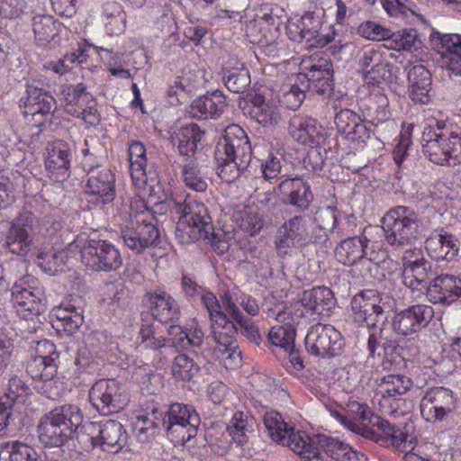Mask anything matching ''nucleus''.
Segmentation results:
<instances>
[{
  "label": "nucleus",
  "instance_id": "nucleus-6",
  "mask_svg": "<svg viewBox=\"0 0 461 461\" xmlns=\"http://www.w3.org/2000/svg\"><path fill=\"white\" fill-rule=\"evenodd\" d=\"M28 381L23 375H12L8 380L7 392L0 396V436H14L22 426L19 404L32 394Z\"/></svg>",
  "mask_w": 461,
  "mask_h": 461
},
{
  "label": "nucleus",
  "instance_id": "nucleus-7",
  "mask_svg": "<svg viewBox=\"0 0 461 461\" xmlns=\"http://www.w3.org/2000/svg\"><path fill=\"white\" fill-rule=\"evenodd\" d=\"M159 415L161 426L174 444L183 446L197 435L201 418L194 406L176 402Z\"/></svg>",
  "mask_w": 461,
  "mask_h": 461
},
{
  "label": "nucleus",
  "instance_id": "nucleus-32",
  "mask_svg": "<svg viewBox=\"0 0 461 461\" xmlns=\"http://www.w3.org/2000/svg\"><path fill=\"white\" fill-rule=\"evenodd\" d=\"M227 107L226 98L222 92L217 90L195 98L191 105L189 113L200 120L218 119Z\"/></svg>",
  "mask_w": 461,
  "mask_h": 461
},
{
  "label": "nucleus",
  "instance_id": "nucleus-26",
  "mask_svg": "<svg viewBox=\"0 0 461 461\" xmlns=\"http://www.w3.org/2000/svg\"><path fill=\"white\" fill-rule=\"evenodd\" d=\"M277 189L282 202L299 212L308 210L313 201L311 185L303 177L285 178L280 182Z\"/></svg>",
  "mask_w": 461,
  "mask_h": 461
},
{
  "label": "nucleus",
  "instance_id": "nucleus-50",
  "mask_svg": "<svg viewBox=\"0 0 461 461\" xmlns=\"http://www.w3.org/2000/svg\"><path fill=\"white\" fill-rule=\"evenodd\" d=\"M417 31L414 29H404L396 32H392L387 48L396 50L413 51L420 48Z\"/></svg>",
  "mask_w": 461,
  "mask_h": 461
},
{
  "label": "nucleus",
  "instance_id": "nucleus-8",
  "mask_svg": "<svg viewBox=\"0 0 461 461\" xmlns=\"http://www.w3.org/2000/svg\"><path fill=\"white\" fill-rule=\"evenodd\" d=\"M420 221L410 207L396 206L383 218V230L386 242L394 248L410 245L417 237Z\"/></svg>",
  "mask_w": 461,
  "mask_h": 461
},
{
  "label": "nucleus",
  "instance_id": "nucleus-5",
  "mask_svg": "<svg viewBox=\"0 0 461 461\" xmlns=\"http://www.w3.org/2000/svg\"><path fill=\"white\" fill-rule=\"evenodd\" d=\"M264 424L271 439L282 446L290 447L303 461H321L319 452L311 445L305 431H294V427L285 421L277 411H268L264 415Z\"/></svg>",
  "mask_w": 461,
  "mask_h": 461
},
{
  "label": "nucleus",
  "instance_id": "nucleus-15",
  "mask_svg": "<svg viewBox=\"0 0 461 461\" xmlns=\"http://www.w3.org/2000/svg\"><path fill=\"white\" fill-rule=\"evenodd\" d=\"M322 18L323 12H307L295 22H289L286 25V33L289 39L296 42L305 41L312 46L320 47L331 42L333 36L321 32Z\"/></svg>",
  "mask_w": 461,
  "mask_h": 461
},
{
  "label": "nucleus",
  "instance_id": "nucleus-37",
  "mask_svg": "<svg viewBox=\"0 0 461 461\" xmlns=\"http://www.w3.org/2000/svg\"><path fill=\"white\" fill-rule=\"evenodd\" d=\"M368 242L366 237L354 236L344 239L335 248V258L345 266H353L366 257Z\"/></svg>",
  "mask_w": 461,
  "mask_h": 461
},
{
  "label": "nucleus",
  "instance_id": "nucleus-53",
  "mask_svg": "<svg viewBox=\"0 0 461 461\" xmlns=\"http://www.w3.org/2000/svg\"><path fill=\"white\" fill-rule=\"evenodd\" d=\"M223 81L230 92L237 94L244 93L251 83L249 71L245 68L227 70Z\"/></svg>",
  "mask_w": 461,
  "mask_h": 461
},
{
  "label": "nucleus",
  "instance_id": "nucleus-59",
  "mask_svg": "<svg viewBox=\"0 0 461 461\" xmlns=\"http://www.w3.org/2000/svg\"><path fill=\"white\" fill-rule=\"evenodd\" d=\"M111 379H101L95 382L89 390V401L94 408L101 414L104 415Z\"/></svg>",
  "mask_w": 461,
  "mask_h": 461
},
{
  "label": "nucleus",
  "instance_id": "nucleus-9",
  "mask_svg": "<svg viewBox=\"0 0 461 461\" xmlns=\"http://www.w3.org/2000/svg\"><path fill=\"white\" fill-rule=\"evenodd\" d=\"M121 237L125 246L137 254L157 247L160 242L159 230L153 218L143 212L131 217L130 221L121 228Z\"/></svg>",
  "mask_w": 461,
  "mask_h": 461
},
{
  "label": "nucleus",
  "instance_id": "nucleus-36",
  "mask_svg": "<svg viewBox=\"0 0 461 461\" xmlns=\"http://www.w3.org/2000/svg\"><path fill=\"white\" fill-rule=\"evenodd\" d=\"M409 95L419 104H428L431 90V74L422 65L413 66L408 72Z\"/></svg>",
  "mask_w": 461,
  "mask_h": 461
},
{
  "label": "nucleus",
  "instance_id": "nucleus-19",
  "mask_svg": "<svg viewBox=\"0 0 461 461\" xmlns=\"http://www.w3.org/2000/svg\"><path fill=\"white\" fill-rule=\"evenodd\" d=\"M56 99L43 87V83L37 78L26 81L25 92L19 100V105L24 109V114L46 116L56 109Z\"/></svg>",
  "mask_w": 461,
  "mask_h": 461
},
{
  "label": "nucleus",
  "instance_id": "nucleus-56",
  "mask_svg": "<svg viewBox=\"0 0 461 461\" xmlns=\"http://www.w3.org/2000/svg\"><path fill=\"white\" fill-rule=\"evenodd\" d=\"M294 339L295 330L291 325L273 327L268 332V340L270 343L285 350L294 348Z\"/></svg>",
  "mask_w": 461,
  "mask_h": 461
},
{
  "label": "nucleus",
  "instance_id": "nucleus-40",
  "mask_svg": "<svg viewBox=\"0 0 461 461\" xmlns=\"http://www.w3.org/2000/svg\"><path fill=\"white\" fill-rule=\"evenodd\" d=\"M40 454L31 445L21 440L0 443V461H38Z\"/></svg>",
  "mask_w": 461,
  "mask_h": 461
},
{
  "label": "nucleus",
  "instance_id": "nucleus-2",
  "mask_svg": "<svg viewBox=\"0 0 461 461\" xmlns=\"http://www.w3.org/2000/svg\"><path fill=\"white\" fill-rule=\"evenodd\" d=\"M85 424L83 411L77 405L57 406L41 417L38 438L45 447H60L79 429L84 433Z\"/></svg>",
  "mask_w": 461,
  "mask_h": 461
},
{
  "label": "nucleus",
  "instance_id": "nucleus-33",
  "mask_svg": "<svg viewBox=\"0 0 461 461\" xmlns=\"http://www.w3.org/2000/svg\"><path fill=\"white\" fill-rule=\"evenodd\" d=\"M221 302H222L223 308L228 312L230 321L236 324L237 333L240 331L250 342L259 345L262 342V338L258 326L250 318L241 312L238 305L232 301L231 296L229 294H224L221 297Z\"/></svg>",
  "mask_w": 461,
  "mask_h": 461
},
{
  "label": "nucleus",
  "instance_id": "nucleus-12",
  "mask_svg": "<svg viewBox=\"0 0 461 461\" xmlns=\"http://www.w3.org/2000/svg\"><path fill=\"white\" fill-rule=\"evenodd\" d=\"M60 95L68 114L81 118L86 123L92 126L99 123L100 114L96 108L95 99L86 91L84 83L61 86Z\"/></svg>",
  "mask_w": 461,
  "mask_h": 461
},
{
  "label": "nucleus",
  "instance_id": "nucleus-21",
  "mask_svg": "<svg viewBox=\"0 0 461 461\" xmlns=\"http://www.w3.org/2000/svg\"><path fill=\"white\" fill-rule=\"evenodd\" d=\"M353 319L359 326L373 328L384 315L380 294L375 290H364L351 300Z\"/></svg>",
  "mask_w": 461,
  "mask_h": 461
},
{
  "label": "nucleus",
  "instance_id": "nucleus-18",
  "mask_svg": "<svg viewBox=\"0 0 461 461\" xmlns=\"http://www.w3.org/2000/svg\"><path fill=\"white\" fill-rule=\"evenodd\" d=\"M456 408L454 393L444 386L429 388L420 403L421 416L429 422L444 420Z\"/></svg>",
  "mask_w": 461,
  "mask_h": 461
},
{
  "label": "nucleus",
  "instance_id": "nucleus-58",
  "mask_svg": "<svg viewBox=\"0 0 461 461\" xmlns=\"http://www.w3.org/2000/svg\"><path fill=\"white\" fill-rule=\"evenodd\" d=\"M31 14L27 0H0V15L6 19H23Z\"/></svg>",
  "mask_w": 461,
  "mask_h": 461
},
{
  "label": "nucleus",
  "instance_id": "nucleus-54",
  "mask_svg": "<svg viewBox=\"0 0 461 461\" xmlns=\"http://www.w3.org/2000/svg\"><path fill=\"white\" fill-rule=\"evenodd\" d=\"M57 362L44 360V358H33L27 366V373L33 379L50 382L58 372Z\"/></svg>",
  "mask_w": 461,
  "mask_h": 461
},
{
  "label": "nucleus",
  "instance_id": "nucleus-4",
  "mask_svg": "<svg viewBox=\"0 0 461 461\" xmlns=\"http://www.w3.org/2000/svg\"><path fill=\"white\" fill-rule=\"evenodd\" d=\"M313 221L315 227L309 230V243L325 249L332 247V237L347 236L357 226L354 214H346L332 206L319 208L314 213Z\"/></svg>",
  "mask_w": 461,
  "mask_h": 461
},
{
  "label": "nucleus",
  "instance_id": "nucleus-25",
  "mask_svg": "<svg viewBox=\"0 0 461 461\" xmlns=\"http://www.w3.org/2000/svg\"><path fill=\"white\" fill-rule=\"evenodd\" d=\"M149 304V313L152 321H158L162 324L175 323L179 321L181 311L176 300L167 292L157 289L146 294Z\"/></svg>",
  "mask_w": 461,
  "mask_h": 461
},
{
  "label": "nucleus",
  "instance_id": "nucleus-30",
  "mask_svg": "<svg viewBox=\"0 0 461 461\" xmlns=\"http://www.w3.org/2000/svg\"><path fill=\"white\" fill-rule=\"evenodd\" d=\"M300 302L307 313L322 316H329L336 305L333 292L326 286H316L303 291Z\"/></svg>",
  "mask_w": 461,
  "mask_h": 461
},
{
  "label": "nucleus",
  "instance_id": "nucleus-27",
  "mask_svg": "<svg viewBox=\"0 0 461 461\" xmlns=\"http://www.w3.org/2000/svg\"><path fill=\"white\" fill-rule=\"evenodd\" d=\"M73 149L71 146L63 141H54L48 149L45 159V168L49 176L56 182H63L70 176Z\"/></svg>",
  "mask_w": 461,
  "mask_h": 461
},
{
  "label": "nucleus",
  "instance_id": "nucleus-38",
  "mask_svg": "<svg viewBox=\"0 0 461 461\" xmlns=\"http://www.w3.org/2000/svg\"><path fill=\"white\" fill-rule=\"evenodd\" d=\"M255 419L247 411H237L226 427V432L238 445H244L249 440V434L254 431Z\"/></svg>",
  "mask_w": 461,
  "mask_h": 461
},
{
  "label": "nucleus",
  "instance_id": "nucleus-3",
  "mask_svg": "<svg viewBox=\"0 0 461 461\" xmlns=\"http://www.w3.org/2000/svg\"><path fill=\"white\" fill-rule=\"evenodd\" d=\"M174 208L180 218L175 230L176 240L181 245L210 240L213 236V225L206 206L188 195L172 198Z\"/></svg>",
  "mask_w": 461,
  "mask_h": 461
},
{
  "label": "nucleus",
  "instance_id": "nucleus-13",
  "mask_svg": "<svg viewBox=\"0 0 461 461\" xmlns=\"http://www.w3.org/2000/svg\"><path fill=\"white\" fill-rule=\"evenodd\" d=\"M83 429L93 444L105 452L118 453L128 442L126 429L121 422L114 420L101 422L87 421L83 426Z\"/></svg>",
  "mask_w": 461,
  "mask_h": 461
},
{
  "label": "nucleus",
  "instance_id": "nucleus-29",
  "mask_svg": "<svg viewBox=\"0 0 461 461\" xmlns=\"http://www.w3.org/2000/svg\"><path fill=\"white\" fill-rule=\"evenodd\" d=\"M459 284V276L450 274L436 275L430 281L426 296L432 303L449 305L460 298Z\"/></svg>",
  "mask_w": 461,
  "mask_h": 461
},
{
  "label": "nucleus",
  "instance_id": "nucleus-55",
  "mask_svg": "<svg viewBox=\"0 0 461 461\" xmlns=\"http://www.w3.org/2000/svg\"><path fill=\"white\" fill-rule=\"evenodd\" d=\"M128 403L124 388L115 380L111 379L110 389L105 402L104 416L118 412Z\"/></svg>",
  "mask_w": 461,
  "mask_h": 461
},
{
  "label": "nucleus",
  "instance_id": "nucleus-44",
  "mask_svg": "<svg viewBox=\"0 0 461 461\" xmlns=\"http://www.w3.org/2000/svg\"><path fill=\"white\" fill-rule=\"evenodd\" d=\"M106 19L105 28L110 35L121 34L126 26V14L122 6L115 1H108L103 6Z\"/></svg>",
  "mask_w": 461,
  "mask_h": 461
},
{
  "label": "nucleus",
  "instance_id": "nucleus-1",
  "mask_svg": "<svg viewBox=\"0 0 461 461\" xmlns=\"http://www.w3.org/2000/svg\"><path fill=\"white\" fill-rule=\"evenodd\" d=\"M214 158L220 178L232 183L245 175L252 159V148L245 131L238 124L229 125L218 141Z\"/></svg>",
  "mask_w": 461,
  "mask_h": 461
},
{
  "label": "nucleus",
  "instance_id": "nucleus-16",
  "mask_svg": "<svg viewBox=\"0 0 461 461\" xmlns=\"http://www.w3.org/2000/svg\"><path fill=\"white\" fill-rule=\"evenodd\" d=\"M452 135L453 131L437 132L432 126L424 128L421 136L422 150L432 163L448 166L460 164L454 158L456 149Z\"/></svg>",
  "mask_w": 461,
  "mask_h": 461
},
{
  "label": "nucleus",
  "instance_id": "nucleus-23",
  "mask_svg": "<svg viewBox=\"0 0 461 461\" xmlns=\"http://www.w3.org/2000/svg\"><path fill=\"white\" fill-rule=\"evenodd\" d=\"M115 181V176L109 168L93 173L86 185L87 202L102 206L111 203L116 195Z\"/></svg>",
  "mask_w": 461,
  "mask_h": 461
},
{
  "label": "nucleus",
  "instance_id": "nucleus-35",
  "mask_svg": "<svg viewBox=\"0 0 461 461\" xmlns=\"http://www.w3.org/2000/svg\"><path fill=\"white\" fill-rule=\"evenodd\" d=\"M203 135V131L198 125L190 123L175 131L171 139L179 155L187 162L193 160L197 149V143L202 140Z\"/></svg>",
  "mask_w": 461,
  "mask_h": 461
},
{
  "label": "nucleus",
  "instance_id": "nucleus-20",
  "mask_svg": "<svg viewBox=\"0 0 461 461\" xmlns=\"http://www.w3.org/2000/svg\"><path fill=\"white\" fill-rule=\"evenodd\" d=\"M434 316V310L426 304H415L394 313L393 330L402 336L419 332L426 328Z\"/></svg>",
  "mask_w": 461,
  "mask_h": 461
},
{
  "label": "nucleus",
  "instance_id": "nucleus-52",
  "mask_svg": "<svg viewBox=\"0 0 461 461\" xmlns=\"http://www.w3.org/2000/svg\"><path fill=\"white\" fill-rule=\"evenodd\" d=\"M199 371V365L185 354L177 355L171 366L173 376L182 381H191L198 375Z\"/></svg>",
  "mask_w": 461,
  "mask_h": 461
},
{
  "label": "nucleus",
  "instance_id": "nucleus-61",
  "mask_svg": "<svg viewBox=\"0 0 461 461\" xmlns=\"http://www.w3.org/2000/svg\"><path fill=\"white\" fill-rule=\"evenodd\" d=\"M64 253L53 250H40L37 254V265L45 272L55 275L64 263Z\"/></svg>",
  "mask_w": 461,
  "mask_h": 461
},
{
  "label": "nucleus",
  "instance_id": "nucleus-41",
  "mask_svg": "<svg viewBox=\"0 0 461 461\" xmlns=\"http://www.w3.org/2000/svg\"><path fill=\"white\" fill-rule=\"evenodd\" d=\"M429 255L436 260L451 261L458 253L456 240L448 233L439 234L426 243Z\"/></svg>",
  "mask_w": 461,
  "mask_h": 461
},
{
  "label": "nucleus",
  "instance_id": "nucleus-10",
  "mask_svg": "<svg viewBox=\"0 0 461 461\" xmlns=\"http://www.w3.org/2000/svg\"><path fill=\"white\" fill-rule=\"evenodd\" d=\"M81 261L89 269L96 272H113L122 265L119 249L105 240L91 239L81 248Z\"/></svg>",
  "mask_w": 461,
  "mask_h": 461
},
{
  "label": "nucleus",
  "instance_id": "nucleus-64",
  "mask_svg": "<svg viewBox=\"0 0 461 461\" xmlns=\"http://www.w3.org/2000/svg\"><path fill=\"white\" fill-rule=\"evenodd\" d=\"M378 396V405L384 415L392 417L403 415L405 411L402 407L405 405V401L401 396L387 394Z\"/></svg>",
  "mask_w": 461,
  "mask_h": 461
},
{
  "label": "nucleus",
  "instance_id": "nucleus-42",
  "mask_svg": "<svg viewBox=\"0 0 461 461\" xmlns=\"http://www.w3.org/2000/svg\"><path fill=\"white\" fill-rule=\"evenodd\" d=\"M132 181L136 185L147 183L145 167L147 164L146 149L140 141H133L128 149Z\"/></svg>",
  "mask_w": 461,
  "mask_h": 461
},
{
  "label": "nucleus",
  "instance_id": "nucleus-17",
  "mask_svg": "<svg viewBox=\"0 0 461 461\" xmlns=\"http://www.w3.org/2000/svg\"><path fill=\"white\" fill-rule=\"evenodd\" d=\"M37 217L29 211H23L15 218L9 228L5 246L13 254L26 256L33 244V230Z\"/></svg>",
  "mask_w": 461,
  "mask_h": 461
},
{
  "label": "nucleus",
  "instance_id": "nucleus-60",
  "mask_svg": "<svg viewBox=\"0 0 461 461\" xmlns=\"http://www.w3.org/2000/svg\"><path fill=\"white\" fill-rule=\"evenodd\" d=\"M309 146L310 149L303 159L304 167L306 169L314 172L321 171L324 166L328 153V149L325 147V140Z\"/></svg>",
  "mask_w": 461,
  "mask_h": 461
},
{
  "label": "nucleus",
  "instance_id": "nucleus-22",
  "mask_svg": "<svg viewBox=\"0 0 461 461\" xmlns=\"http://www.w3.org/2000/svg\"><path fill=\"white\" fill-rule=\"evenodd\" d=\"M308 223L305 215H296L282 225L275 241L279 254L286 255L291 247L303 248L309 244Z\"/></svg>",
  "mask_w": 461,
  "mask_h": 461
},
{
  "label": "nucleus",
  "instance_id": "nucleus-24",
  "mask_svg": "<svg viewBox=\"0 0 461 461\" xmlns=\"http://www.w3.org/2000/svg\"><path fill=\"white\" fill-rule=\"evenodd\" d=\"M305 73H300L306 77L309 89L319 95L330 96L333 91V64L325 58L312 59L309 66H304Z\"/></svg>",
  "mask_w": 461,
  "mask_h": 461
},
{
  "label": "nucleus",
  "instance_id": "nucleus-46",
  "mask_svg": "<svg viewBox=\"0 0 461 461\" xmlns=\"http://www.w3.org/2000/svg\"><path fill=\"white\" fill-rule=\"evenodd\" d=\"M413 382L411 378L398 374H392L382 378L378 385L377 395L401 396L411 389Z\"/></svg>",
  "mask_w": 461,
  "mask_h": 461
},
{
  "label": "nucleus",
  "instance_id": "nucleus-34",
  "mask_svg": "<svg viewBox=\"0 0 461 461\" xmlns=\"http://www.w3.org/2000/svg\"><path fill=\"white\" fill-rule=\"evenodd\" d=\"M14 305L18 315L25 320L33 319L45 311L44 289L35 292L12 291Z\"/></svg>",
  "mask_w": 461,
  "mask_h": 461
},
{
  "label": "nucleus",
  "instance_id": "nucleus-31",
  "mask_svg": "<svg viewBox=\"0 0 461 461\" xmlns=\"http://www.w3.org/2000/svg\"><path fill=\"white\" fill-rule=\"evenodd\" d=\"M236 335V324L211 335L216 343V352L221 354L226 366L230 368H236L242 362V354Z\"/></svg>",
  "mask_w": 461,
  "mask_h": 461
},
{
  "label": "nucleus",
  "instance_id": "nucleus-45",
  "mask_svg": "<svg viewBox=\"0 0 461 461\" xmlns=\"http://www.w3.org/2000/svg\"><path fill=\"white\" fill-rule=\"evenodd\" d=\"M56 318L57 328L69 335L77 330L84 321L82 312L70 303L60 305L56 310Z\"/></svg>",
  "mask_w": 461,
  "mask_h": 461
},
{
  "label": "nucleus",
  "instance_id": "nucleus-62",
  "mask_svg": "<svg viewBox=\"0 0 461 461\" xmlns=\"http://www.w3.org/2000/svg\"><path fill=\"white\" fill-rule=\"evenodd\" d=\"M367 124L368 122L360 119V123H357L341 136L353 145L363 148L366 145L373 134V131Z\"/></svg>",
  "mask_w": 461,
  "mask_h": 461
},
{
  "label": "nucleus",
  "instance_id": "nucleus-28",
  "mask_svg": "<svg viewBox=\"0 0 461 461\" xmlns=\"http://www.w3.org/2000/svg\"><path fill=\"white\" fill-rule=\"evenodd\" d=\"M291 137L303 145H312L325 140L324 131L315 119L306 114H294L288 123Z\"/></svg>",
  "mask_w": 461,
  "mask_h": 461
},
{
  "label": "nucleus",
  "instance_id": "nucleus-14",
  "mask_svg": "<svg viewBox=\"0 0 461 461\" xmlns=\"http://www.w3.org/2000/svg\"><path fill=\"white\" fill-rule=\"evenodd\" d=\"M304 343L310 355L323 358L339 356L344 344L338 330L332 325L322 323H316L309 328Z\"/></svg>",
  "mask_w": 461,
  "mask_h": 461
},
{
  "label": "nucleus",
  "instance_id": "nucleus-57",
  "mask_svg": "<svg viewBox=\"0 0 461 461\" xmlns=\"http://www.w3.org/2000/svg\"><path fill=\"white\" fill-rule=\"evenodd\" d=\"M188 161L183 166L182 170L185 185L195 192H204L208 184L203 174L197 168L193 160Z\"/></svg>",
  "mask_w": 461,
  "mask_h": 461
},
{
  "label": "nucleus",
  "instance_id": "nucleus-63",
  "mask_svg": "<svg viewBox=\"0 0 461 461\" xmlns=\"http://www.w3.org/2000/svg\"><path fill=\"white\" fill-rule=\"evenodd\" d=\"M206 440L211 446H216L218 454H225L230 447V443L233 441L230 436L226 432V427L216 426L208 429L206 433Z\"/></svg>",
  "mask_w": 461,
  "mask_h": 461
},
{
  "label": "nucleus",
  "instance_id": "nucleus-48",
  "mask_svg": "<svg viewBox=\"0 0 461 461\" xmlns=\"http://www.w3.org/2000/svg\"><path fill=\"white\" fill-rule=\"evenodd\" d=\"M251 117L264 127L276 126L280 121V114L276 106L267 103L262 96H256L250 111Z\"/></svg>",
  "mask_w": 461,
  "mask_h": 461
},
{
  "label": "nucleus",
  "instance_id": "nucleus-39",
  "mask_svg": "<svg viewBox=\"0 0 461 461\" xmlns=\"http://www.w3.org/2000/svg\"><path fill=\"white\" fill-rule=\"evenodd\" d=\"M200 297L210 315L212 322L211 335L234 325V322L229 318L228 312L224 310L222 303H220L212 293H203Z\"/></svg>",
  "mask_w": 461,
  "mask_h": 461
},
{
  "label": "nucleus",
  "instance_id": "nucleus-43",
  "mask_svg": "<svg viewBox=\"0 0 461 461\" xmlns=\"http://www.w3.org/2000/svg\"><path fill=\"white\" fill-rule=\"evenodd\" d=\"M309 441L311 445H313V447L317 449L319 452V456L322 461V456L321 453V449H322L327 455L336 459L337 461H341L344 458L345 455H347V450H349V445L339 440L337 438H333L327 435H316L312 438L309 437Z\"/></svg>",
  "mask_w": 461,
  "mask_h": 461
},
{
  "label": "nucleus",
  "instance_id": "nucleus-11",
  "mask_svg": "<svg viewBox=\"0 0 461 461\" xmlns=\"http://www.w3.org/2000/svg\"><path fill=\"white\" fill-rule=\"evenodd\" d=\"M437 274V267L431 260L424 258L420 250L405 251L402 258V278L407 288L413 292H427L430 281Z\"/></svg>",
  "mask_w": 461,
  "mask_h": 461
},
{
  "label": "nucleus",
  "instance_id": "nucleus-51",
  "mask_svg": "<svg viewBox=\"0 0 461 461\" xmlns=\"http://www.w3.org/2000/svg\"><path fill=\"white\" fill-rule=\"evenodd\" d=\"M431 41L438 51L442 50L443 56L447 59L453 56H461V34L434 32L431 34Z\"/></svg>",
  "mask_w": 461,
  "mask_h": 461
},
{
  "label": "nucleus",
  "instance_id": "nucleus-47",
  "mask_svg": "<svg viewBox=\"0 0 461 461\" xmlns=\"http://www.w3.org/2000/svg\"><path fill=\"white\" fill-rule=\"evenodd\" d=\"M309 90L306 77L296 75L289 88L284 90L281 103L288 109L296 110L302 105Z\"/></svg>",
  "mask_w": 461,
  "mask_h": 461
},
{
  "label": "nucleus",
  "instance_id": "nucleus-49",
  "mask_svg": "<svg viewBox=\"0 0 461 461\" xmlns=\"http://www.w3.org/2000/svg\"><path fill=\"white\" fill-rule=\"evenodd\" d=\"M155 334L156 327L152 318L149 313H142L140 338L145 348L157 351L166 347V339L163 336L156 337Z\"/></svg>",
  "mask_w": 461,
  "mask_h": 461
}]
</instances>
